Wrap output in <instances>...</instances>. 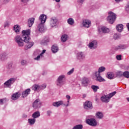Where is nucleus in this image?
<instances>
[{
    "label": "nucleus",
    "mask_w": 129,
    "mask_h": 129,
    "mask_svg": "<svg viewBox=\"0 0 129 129\" xmlns=\"http://www.w3.org/2000/svg\"><path fill=\"white\" fill-rule=\"evenodd\" d=\"M22 33V37L20 35H17L15 37V42L18 44L19 47H24V42H25L28 44L27 49L32 48L34 46V42H31V38H30L31 30L29 29L23 30Z\"/></svg>",
    "instance_id": "1"
},
{
    "label": "nucleus",
    "mask_w": 129,
    "mask_h": 129,
    "mask_svg": "<svg viewBox=\"0 0 129 129\" xmlns=\"http://www.w3.org/2000/svg\"><path fill=\"white\" fill-rule=\"evenodd\" d=\"M116 94V91H114L112 93H109L107 95H104L101 97V100L102 102H104L105 103H108L109 101H110V98L114 96Z\"/></svg>",
    "instance_id": "2"
},
{
    "label": "nucleus",
    "mask_w": 129,
    "mask_h": 129,
    "mask_svg": "<svg viewBox=\"0 0 129 129\" xmlns=\"http://www.w3.org/2000/svg\"><path fill=\"white\" fill-rule=\"evenodd\" d=\"M115 20H116V14L112 11L109 12L107 21H108L110 24H113L114 22H115Z\"/></svg>",
    "instance_id": "3"
},
{
    "label": "nucleus",
    "mask_w": 129,
    "mask_h": 129,
    "mask_svg": "<svg viewBox=\"0 0 129 129\" xmlns=\"http://www.w3.org/2000/svg\"><path fill=\"white\" fill-rule=\"evenodd\" d=\"M64 78H65V75H60L58 77L56 80V85L57 86H62V85L65 84Z\"/></svg>",
    "instance_id": "4"
},
{
    "label": "nucleus",
    "mask_w": 129,
    "mask_h": 129,
    "mask_svg": "<svg viewBox=\"0 0 129 129\" xmlns=\"http://www.w3.org/2000/svg\"><path fill=\"white\" fill-rule=\"evenodd\" d=\"M86 123L91 125V126H96L97 125V121L94 118H91L86 120Z\"/></svg>",
    "instance_id": "5"
},
{
    "label": "nucleus",
    "mask_w": 129,
    "mask_h": 129,
    "mask_svg": "<svg viewBox=\"0 0 129 129\" xmlns=\"http://www.w3.org/2000/svg\"><path fill=\"white\" fill-rule=\"evenodd\" d=\"M46 87H47L46 84H44L41 86L35 84L32 87V90H34V91H37V90H40V89H45Z\"/></svg>",
    "instance_id": "6"
},
{
    "label": "nucleus",
    "mask_w": 129,
    "mask_h": 129,
    "mask_svg": "<svg viewBox=\"0 0 129 129\" xmlns=\"http://www.w3.org/2000/svg\"><path fill=\"white\" fill-rule=\"evenodd\" d=\"M15 81H16V78H10L9 80H8L5 83H4V86L5 87H11V86H12V85L15 83Z\"/></svg>",
    "instance_id": "7"
},
{
    "label": "nucleus",
    "mask_w": 129,
    "mask_h": 129,
    "mask_svg": "<svg viewBox=\"0 0 129 129\" xmlns=\"http://www.w3.org/2000/svg\"><path fill=\"white\" fill-rule=\"evenodd\" d=\"M58 24V19H57L56 17H52L50 18V26L51 28H54V27H56Z\"/></svg>",
    "instance_id": "8"
},
{
    "label": "nucleus",
    "mask_w": 129,
    "mask_h": 129,
    "mask_svg": "<svg viewBox=\"0 0 129 129\" xmlns=\"http://www.w3.org/2000/svg\"><path fill=\"white\" fill-rule=\"evenodd\" d=\"M42 105V102L40 99H37L34 101L33 103L32 106L34 109H37V108H40Z\"/></svg>",
    "instance_id": "9"
},
{
    "label": "nucleus",
    "mask_w": 129,
    "mask_h": 129,
    "mask_svg": "<svg viewBox=\"0 0 129 129\" xmlns=\"http://www.w3.org/2000/svg\"><path fill=\"white\" fill-rule=\"evenodd\" d=\"M82 86L83 87H87L88 86V85L89 83H90V81H89V79L87 77H84L82 80Z\"/></svg>",
    "instance_id": "10"
},
{
    "label": "nucleus",
    "mask_w": 129,
    "mask_h": 129,
    "mask_svg": "<svg viewBox=\"0 0 129 129\" xmlns=\"http://www.w3.org/2000/svg\"><path fill=\"white\" fill-rule=\"evenodd\" d=\"M125 49H126V45L122 44H118L114 48L115 51H121V50H124Z\"/></svg>",
    "instance_id": "11"
},
{
    "label": "nucleus",
    "mask_w": 129,
    "mask_h": 129,
    "mask_svg": "<svg viewBox=\"0 0 129 129\" xmlns=\"http://www.w3.org/2000/svg\"><path fill=\"white\" fill-rule=\"evenodd\" d=\"M84 107L85 109H92L93 108L92 103L89 101H86L84 104Z\"/></svg>",
    "instance_id": "12"
},
{
    "label": "nucleus",
    "mask_w": 129,
    "mask_h": 129,
    "mask_svg": "<svg viewBox=\"0 0 129 129\" xmlns=\"http://www.w3.org/2000/svg\"><path fill=\"white\" fill-rule=\"evenodd\" d=\"M97 40H93L88 44V47L90 49H96L97 48Z\"/></svg>",
    "instance_id": "13"
},
{
    "label": "nucleus",
    "mask_w": 129,
    "mask_h": 129,
    "mask_svg": "<svg viewBox=\"0 0 129 129\" xmlns=\"http://www.w3.org/2000/svg\"><path fill=\"white\" fill-rule=\"evenodd\" d=\"M98 31L99 34H107V33H109V29L105 27H102L101 28H98Z\"/></svg>",
    "instance_id": "14"
},
{
    "label": "nucleus",
    "mask_w": 129,
    "mask_h": 129,
    "mask_svg": "<svg viewBox=\"0 0 129 129\" xmlns=\"http://www.w3.org/2000/svg\"><path fill=\"white\" fill-rule=\"evenodd\" d=\"M91 25V21L89 20H84L83 22V27H85V28H89Z\"/></svg>",
    "instance_id": "15"
},
{
    "label": "nucleus",
    "mask_w": 129,
    "mask_h": 129,
    "mask_svg": "<svg viewBox=\"0 0 129 129\" xmlns=\"http://www.w3.org/2000/svg\"><path fill=\"white\" fill-rule=\"evenodd\" d=\"M95 76L96 77L97 81H99V82H104V81H105V80L101 77L100 74H97V72H96Z\"/></svg>",
    "instance_id": "16"
},
{
    "label": "nucleus",
    "mask_w": 129,
    "mask_h": 129,
    "mask_svg": "<svg viewBox=\"0 0 129 129\" xmlns=\"http://www.w3.org/2000/svg\"><path fill=\"white\" fill-rule=\"evenodd\" d=\"M31 92V89L28 88L25 90V91H23L22 93V96L23 98H25V97H27L29 94H30Z\"/></svg>",
    "instance_id": "17"
},
{
    "label": "nucleus",
    "mask_w": 129,
    "mask_h": 129,
    "mask_svg": "<svg viewBox=\"0 0 129 129\" xmlns=\"http://www.w3.org/2000/svg\"><path fill=\"white\" fill-rule=\"evenodd\" d=\"M39 20L42 24H45V23H46V20H47V16L44 14H42L40 16Z\"/></svg>",
    "instance_id": "18"
},
{
    "label": "nucleus",
    "mask_w": 129,
    "mask_h": 129,
    "mask_svg": "<svg viewBox=\"0 0 129 129\" xmlns=\"http://www.w3.org/2000/svg\"><path fill=\"white\" fill-rule=\"evenodd\" d=\"M8 53L3 52L0 54V59L2 61H5L8 59Z\"/></svg>",
    "instance_id": "19"
},
{
    "label": "nucleus",
    "mask_w": 129,
    "mask_h": 129,
    "mask_svg": "<svg viewBox=\"0 0 129 129\" xmlns=\"http://www.w3.org/2000/svg\"><path fill=\"white\" fill-rule=\"evenodd\" d=\"M77 58L79 60H82L85 58V55L83 52L81 51L77 53Z\"/></svg>",
    "instance_id": "20"
},
{
    "label": "nucleus",
    "mask_w": 129,
    "mask_h": 129,
    "mask_svg": "<svg viewBox=\"0 0 129 129\" xmlns=\"http://www.w3.org/2000/svg\"><path fill=\"white\" fill-rule=\"evenodd\" d=\"M20 96H21V93L19 92L15 93L12 95V99L13 100H17Z\"/></svg>",
    "instance_id": "21"
},
{
    "label": "nucleus",
    "mask_w": 129,
    "mask_h": 129,
    "mask_svg": "<svg viewBox=\"0 0 129 129\" xmlns=\"http://www.w3.org/2000/svg\"><path fill=\"white\" fill-rule=\"evenodd\" d=\"M116 29L117 32L119 33L122 32L123 31V25L121 24H118L116 26Z\"/></svg>",
    "instance_id": "22"
},
{
    "label": "nucleus",
    "mask_w": 129,
    "mask_h": 129,
    "mask_svg": "<svg viewBox=\"0 0 129 129\" xmlns=\"http://www.w3.org/2000/svg\"><path fill=\"white\" fill-rule=\"evenodd\" d=\"M35 22V19L34 18H29L28 20V26L29 28H31L33 25H34V23Z\"/></svg>",
    "instance_id": "23"
},
{
    "label": "nucleus",
    "mask_w": 129,
    "mask_h": 129,
    "mask_svg": "<svg viewBox=\"0 0 129 129\" xmlns=\"http://www.w3.org/2000/svg\"><path fill=\"white\" fill-rule=\"evenodd\" d=\"M44 23H41L38 25L37 27V29H38V31L39 32H40V33H43V32H44V30H45V29L44 28Z\"/></svg>",
    "instance_id": "24"
},
{
    "label": "nucleus",
    "mask_w": 129,
    "mask_h": 129,
    "mask_svg": "<svg viewBox=\"0 0 129 129\" xmlns=\"http://www.w3.org/2000/svg\"><path fill=\"white\" fill-rule=\"evenodd\" d=\"M40 116H41V114H40V111H37L34 112L32 114V117L36 119V118H38V117H40Z\"/></svg>",
    "instance_id": "25"
},
{
    "label": "nucleus",
    "mask_w": 129,
    "mask_h": 129,
    "mask_svg": "<svg viewBox=\"0 0 129 129\" xmlns=\"http://www.w3.org/2000/svg\"><path fill=\"white\" fill-rule=\"evenodd\" d=\"M62 104H63V101L54 102L52 103V105L53 106H54V107H59V106L62 105Z\"/></svg>",
    "instance_id": "26"
},
{
    "label": "nucleus",
    "mask_w": 129,
    "mask_h": 129,
    "mask_svg": "<svg viewBox=\"0 0 129 129\" xmlns=\"http://www.w3.org/2000/svg\"><path fill=\"white\" fill-rule=\"evenodd\" d=\"M96 117L99 119L103 118V113H102L101 112H97L96 113Z\"/></svg>",
    "instance_id": "27"
},
{
    "label": "nucleus",
    "mask_w": 129,
    "mask_h": 129,
    "mask_svg": "<svg viewBox=\"0 0 129 129\" xmlns=\"http://www.w3.org/2000/svg\"><path fill=\"white\" fill-rule=\"evenodd\" d=\"M51 51L52 53H57L59 51V48L56 45H53L51 47Z\"/></svg>",
    "instance_id": "28"
},
{
    "label": "nucleus",
    "mask_w": 129,
    "mask_h": 129,
    "mask_svg": "<svg viewBox=\"0 0 129 129\" xmlns=\"http://www.w3.org/2000/svg\"><path fill=\"white\" fill-rule=\"evenodd\" d=\"M28 122L30 125H33V124H35V122H36V119L35 118H29L28 119Z\"/></svg>",
    "instance_id": "29"
},
{
    "label": "nucleus",
    "mask_w": 129,
    "mask_h": 129,
    "mask_svg": "<svg viewBox=\"0 0 129 129\" xmlns=\"http://www.w3.org/2000/svg\"><path fill=\"white\" fill-rule=\"evenodd\" d=\"M14 31L16 33H19L21 31V28L19 25H16L14 27Z\"/></svg>",
    "instance_id": "30"
},
{
    "label": "nucleus",
    "mask_w": 129,
    "mask_h": 129,
    "mask_svg": "<svg viewBox=\"0 0 129 129\" xmlns=\"http://www.w3.org/2000/svg\"><path fill=\"white\" fill-rule=\"evenodd\" d=\"M68 38V35H66V34L63 35L61 37V42H63V43H64V42H66V41H67Z\"/></svg>",
    "instance_id": "31"
},
{
    "label": "nucleus",
    "mask_w": 129,
    "mask_h": 129,
    "mask_svg": "<svg viewBox=\"0 0 129 129\" xmlns=\"http://www.w3.org/2000/svg\"><path fill=\"white\" fill-rule=\"evenodd\" d=\"M91 88L92 89H93L94 92H97V90L99 89V87H98V86L92 85Z\"/></svg>",
    "instance_id": "32"
},
{
    "label": "nucleus",
    "mask_w": 129,
    "mask_h": 129,
    "mask_svg": "<svg viewBox=\"0 0 129 129\" xmlns=\"http://www.w3.org/2000/svg\"><path fill=\"white\" fill-rule=\"evenodd\" d=\"M68 24H69V25H74V19H73V18H69L68 19Z\"/></svg>",
    "instance_id": "33"
},
{
    "label": "nucleus",
    "mask_w": 129,
    "mask_h": 129,
    "mask_svg": "<svg viewBox=\"0 0 129 129\" xmlns=\"http://www.w3.org/2000/svg\"><path fill=\"white\" fill-rule=\"evenodd\" d=\"M82 128H83V125L81 124L76 125L73 127V129H82Z\"/></svg>",
    "instance_id": "34"
},
{
    "label": "nucleus",
    "mask_w": 129,
    "mask_h": 129,
    "mask_svg": "<svg viewBox=\"0 0 129 129\" xmlns=\"http://www.w3.org/2000/svg\"><path fill=\"white\" fill-rule=\"evenodd\" d=\"M105 71V67H100L98 69V72L97 74H100V73Z\"/></svg>",
    "instance_id": "35"
},
{
    "label": "nucleus",
    "mask_w": 129,
    "mask_h": 129,
    "mask_svg": "<svg viewBox=\"0 0 129 129\" xmlns=\"http://www.w3.org/2000/svg\"><path fill=\"white\" fill-rule=\"evenodd\" d=\"M114 76L111 73H107V77L108 79H113Z\"/></svg>",
    "instance_id": "36"
},
{
    "label": "nucleus",
    "mask_w": 129,
    "mask_h": 129,
    "mask_svg": "<svg viewBox=\"0 0 129 129\" xmlns=\"http://www.w3.org/2000/svg\"><path fill=\"white\" fill-rule=\"evenodd\" d=\"M123 76L125 78H129V72L128 71H125L123 73Z\"/></svg>",
    "instance_id": "37"
},
{
    "label": "nucleus",
    "mask_w": 129,
    "mask_h": 129,
    "mask_svg": "<svg viewBox=\"0 0 129 129\" xmlns=\"http://www.w3.org/2000/svg\"><path fill=\"white\" fill-rule=\"evenodd\" d=\"M120 38V35L118 34L117 33H115L113 35L114 40H117V39H119Z\"/></svg>",
    "instance_id": "38"
},
{
    "label": "nucleus",
    "mask_w": 129,
    "mask_h": 129,
    "mask_svg": "<svg viewBox=\"0 0 129 129\" xmlns=\"http://www.w3.org/2000/svg\"><path fill=\"white\" fill-rule=\"evenodd\" d=\"M116 75L118 77H122V76H123V73H122L121 71L118 72Z\"/></svg>",
    "instance_id": "39"
},
{
    "label": "nucleus",
    "mask_w": 129,
    "mask_h": 129,
    "mask_svg": "<svg viewBox=\"0 0 129 129\" xmlns=\"http://www.w3.org/2000/svg\"><path fill=\"white\" fill-rule=\"evenodd\" d=\"M29 2H30V0H21L22 4L24 5V6L27 5Z\"/></svg>",
    "instance_id": "40"
},
{
    "label": "nucleus",
    "mask_w": 129,
    "mask_h": 129,
    "mask_svg": "<svg viewBox=\"0 0 129 129\" xmlns=\"http://www.w3.org/2000/svg\"><path fill=\"white\" fill-rule=\"evenodd\" d=\"M4 101H7V98H5L0 99V105H3L4 104Z\"/></svg>",
    "instance_id": "41"
},
{
    "label": "nucleus",
    "mask_w": 129,
    "mask_h": 129,
    "mask_svg": "<svg viewBox=\"0 0 129 129\" xmlns=\"http://www.w3.org/2000/svg\"><path fill=\"white\" fill-rule=\"evenodd\" d=\"M73 72H74V68H73L71 70L69 71L67 73L68 75H71V74H73Z\"/></svg>",
    "instance_id": "42"
},
{
    "label": "nucleus",
    "mask_w": 129,
    "mask_h": 129,
    "mask_svg": "<svg viewBox=\"0 0 129 129\" xmlns=\"http://www.w3.org/2000/svg\"><path fill=\"white\" fill-rule=\"evenodd\" d=\"M49 42V39H43L42 40L41 43L42 44H47Z\"/></svg>",
    "instance_id": "43"
},
{
    "label": "nucleus",
    "mask_w": 129,
    "mask_h": 129,
    "mask_svg": "<svg viewBox=\"0 0 129 129\" xmlns=\"http://www.w3.org/2000/svg\"><path fill=\"white\" fill-rule=\"evenodd\" d=\"M21 63L23 66H25V65H27V61L26 60H21Z\"/></svg>",
    "instance_id": "44"
},
{
    "label": "nucleus",
    "mask_w": 129,
    "mask_h": 129,
    "mask_svg": "<svg viewBox=\"0 0 129 129\" xmlns=\"http://www.w3.org/2000/svg\"><path fill=\"white\" fill-rule=\"evenodd\" d=\"M12 67H13V63L12 62L9 63L7 67L8 69H11Z\"/></svg>",
    "instance_id": "45"
},
{
    "label": "nucleus",
    "mask_w": 129,
    "mask_h": 129,
    "mask_svg": "<svg viewBox=\"0 0 129 129\" xmlns=\"http://www.w3.org/2000/svg\"><path fill=\"white\" fill-rule=\"evenodd\" d=\"M46 113H47L48 116H50L51 114H52V111H51V110H48V111L46 112Z\"/></svg>",
    "instance_id": "46"
},
{
    "label": "nucleus",
    "mask_w": 129,
    "mask_h": 129,
    "mask_svg": "<svg viewBox=\"0 0 129 129\" xmlns=\"http://www.w3.org/2000/svg\"><path fill=\"white\" fill-rule=\"evenodd\" d=\"M117 60H121V55H117L116 56Z\"/></svg>",
    "instance_id": "47"
},
{
    "label": "nucleus",
    "mask_w": 129,
    "mask_h": 129,
    "mask_svg": "<svg viewBox=\"0 0 129 129\" xmlns=\"http://www.w3.org/2000/svg\"><path fill=\"white\" fill-rule=\"evenodd\" d=\"M69 102H70V100H68L67 101V104H63V105L64 106H66V107H68V106L69 105Z\"/></svg>",
    "instance_id": "48"
},
{
    "label": "nucleus",
    "mask_w": 129,
    "mask_h": 129,
    "mask_svg": "<svg viewBox=\"0 0 129 129\" xmlns=\"http://www.w3.org/2000/svg\"><path fill=\"white\" fill-rule=\"evenodd\" d=\"M41 56H43L42 55H41V54H40L39 55H38L37 57H36L35 58V60H40V58H41Z\"/></svg>",
    "instance_id": "49"
},
{
    "label": "nucleus",
    "mask_w": 129,
    "mask_h": 129,
    "mask_svg": "<svg viewBox=\"0 0 129 129\" xmlns=\"http://www.w3.org/2000/svg\"><path fill=\"white\" fill-rule=\"evenodd\" d=\"M9 22H6L4 24L5 28H7V27H9Z\"/></svg>",
    "instance_id": "50"
},
{
    "label": "nucleus",
    "mask_w": 129,
    "mask_h": 129,
    "mask_svg": "<svg viewBox=\"0 0 129 129\" xmlns=\"http://www.w3.org/2000/svg\"><path fill=\"white\" fill-rule=\"evenodd\" d=\"M66 98H67L68 100H70V99H71V97L69 95H66Z\"/></svg>",
    "instance_id": "51"
},
{
    "label": "nucleus",
    "mask_w": 129,
    "mask_h": 129,
    "mask_svg": "<svg viewBox=\"0 0 129 129\" xmlns=\"http://www.w3.org/2000/svg\"><path fill=\"white\" fill-rule=\"evenodd\" d=\"M84 1L85 0H78V2L80 4H83V3H84Z\"/></svg>",
    "instance_id": "52"
},
{
    "label": "nucleus",
    "mask_w": 129,
    "mask_h": 129,
    "mask_svg": "<svg viewBox=\"0 0 129 129\" xmlns=\"http://www.w3.org/2000/svg\"><path fill=\"white\" fill-rule=\"evenodd\" d=\"M45 52H46V50L43 49V50H42V52L40 53V55H42L43 56V55L44 54V53H45Z\"/></svg>",
    "instance_id": "53"
},
{
    "label": "nucleus",
    "mask_w": 129,
    "mask_h": 129,
    "mask_svg": "<svg viewBox=\"0 0 129 129\" xmlns=\"http://www.w3.org/2000/svg\"><path fill=\"white\" fill-rule=\"evenodd\" d=\"M10 0H4V4H8Z\"/></svg>",
    "instance_id": "54"
},
{
    "label": "nucleus",
    "mask_w": 129,
    "mask_h": 129,
    "mask_svg": "<svg viewBox=\"0 0 129 129\" xmlns=\"http://www.w3.org/2000/svg\"><path fill=\"white\" fill-rule=\"evenodd\" d=\"M86 94H83V98H85L86 97Z\"/></svg>",
    "instance_id": "55"
},
{
    "label": "nucleus",
    "mask_w": 129,
    "mask_h": 129,
    "mask_svg": "<svg viewBox=\"0 0 129 129\" xmlns=\"http://www.w3.org/2000/svg\"><path fill=\"white\" fill-rule=\"evenodd\" d=\"M121 1H122V0H115L116 3H120V2H121Z\"/></svg>",
    "instance_id": "56"
},
{
    "label": "nucleus",
    "mask_w": 129,
    "mask_h": 129,
    "mask_svg": "<svg viewBox=\"0 0 129 129\" xmlns=\"http://www.w3.org/2000/svg\"><path fill=\"white\" fill-rule=\"evenodd\" d=\"M53 1H55V2H56V3H60L61 0H53Z\"/></svg>",
    "instance_id": "57"
},
{
    "label": "nucleus",
    "mask_w": 129,
    "mask_h": 129,
    "mask_svg": "<svg viewBox=\"0 0 129 129\" xmlns=\"http://www.w3.org/2000/svg\"><path fill=\"white\" fill-rule=\"evenodd\" d=\"M126 100H127V102H129V97L126 98Z\"/></svg>",
    "instance_id": "58"
},
{
    "label": "nucleus",
    "mask_w": 129,
    "mask_h": 129,
    "mask_svg": "<svg viewBox=\"0 0 129 129\" xmlns=\"http://www.w3.org/2000/svg\"><path fill=\"white\" fill-rule=\"evenodd\" d=\"M25 117H27V115H25L24 116Z\"/></svg>",
    "instance_id": "59"
}]
</instances>
